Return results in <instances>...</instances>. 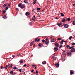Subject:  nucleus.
<instances>
[{
    "label": "nucleus",
    "instance_id": "f257e3e1",
    "mask_svg": "<svg viewBox=\"0 0 75 75\" xmlns=\"http://www.w3.org/2000/svg\"><path fill=\"white\" fill-rule=\"evenodd\" d=\"M48 40V39L46 38L45 39L46 41H45V44H47V45H48V44L49 43V41Z\"/></svg>",
    "mask_w": 75,
    "mask_h": 75
},
{
    "label": "nucleus",
    "instance_id": "f03ea898",
    "mask_svg": "<svg viewBox=\"0 0 75 75\" xmlns=\"http://www.w3.org/2000/svg\"><path fill=\"white\" fill-rule=\"evenodd\" d=\"M55 65L56 67H59V63H57L55 64Z\"/></svg>",
    "mask_w": 75,
    "mask_h": 75
},
{
    "label": "nucleus",
    "instance_id": "7ed1b4c3",
    "mask_svg": "<svg viewBox=\"0 0 75 75\" xmlns=\"http://www.w3.org/2000/svg\"><path fill=\"white\" fill-rule=\"evenodd\" d=\"M70 51H71V52H75V49L74 48H73L71 49V50Z\"/></svg>",
    "mask_w": 75,
    "mask_h": 75
},
{
    "label": "nucleus",
    "instance_id": "20e7f679",
    "mask_svg": "<svg viewBox=\"0 0 75 75\" xmlns=\"http://www.w3.org/2000/svg\"><path fill=\"white\" fill-rule=\"evenodd\" d=\"M24 7H25V6H24V5H22L21 6V7H20V8H21V9H24Z\"/></svg>",
    "mask_w": 75,
    "mask_h": 75
},
{
    "label": "nucleus",
    "instance_id": "39448f33",
    "mask_svg": "<svg viewBox=\"0 0 75 75\" xmlns=\"http://www.w3.org/2000/svg\"><path fill=\"white\" fill-rule=\"evenodd\" d=\"M54 51H57V50H58V47H54Z\"/></svg>",
    "mask_w": 75,
    "mask_h": 75
},
{
    "label": "nucleus",
    "instance_id": "423d86ee",
    "mask_svg": "<svg viewBox=\"0 0 75 75\" xmlns=\"http://www.w3.org/2000/svg\"><path fill=\"white\" fill-rule=\"evenodd\" d=\"M64 27L65 28H68V25L67 24H66L64 25Z\"/></svg>",
    "mask_w": 75,
    "mask_h": 75
},
{
    "label": "nucleus",
    "instance_id": "0eeeda50",
    "mask_svg": "<svg viewBox=\"0 0 75 75\" xmlns=\"http://www.w3.org/2000/svg\"><path fill=\"white\" fill-rule=\"evenodd\" d=\"M38 45L39 47H42V45L41 43H39Z\"/></svg>",
    "mask_w": 75,
    "mask_h": 75
},
{
    "label": "nucleus",
    "instance_id": "6e6552de",
    "mask_svg": "<svg viewBox=\"0 0 75 75\" xmlns=\"http://www.w3.org/2000/svg\"><path fill=\"white\" fill-rule=\"evenodd\" d=\"M19 62H20V64H23V63H24V62H23V61L22 60H21L19 61Z\"/></svg>",
    "mask_w": 75,
    "mask_h": 75
},
{
    "label": "nucleus",
    "instance_id": "1a4fd4ad",
    "mask_svg": "<svg viewBox=\"0 0 75 75\" xmlns=\"http://www.w3.org/2000/svg\"><path fill=\"white\" fill-rule=\"evenodd\" d=\"M8 66L10 68H13V67H12V66H13V65L11 64H9Z\"/></svg>",
    "mask_w": 75,
    "mask_h": 75
},
{
    "label": "nucleus",
    "instance_id": "9d476101",
    "mask_svg": "<svg viewBox=\"0 0 75 75\" xmlns=\"http://www.w3.org/2000/svg\"><path fill=\"white\" fill-rule=\"evenodd\" d=\"M72 54V52H69L67 53V55H70V54Z\"/></svg>",
    "mask_w": 75,
    "mask_h": 75
},
{
    "label": "nucleus",
    "instance_id": "9b49d317",
    "mask_svg": "<svg viewBox=\"0 0 75 75\" xmlns=\"http://www.w3.org/2000/svg\"><path fill=\"white\" fill-rule=\"evenodd\" d=\"M26 16H29L30 15V13H29V12H27L26 13Z\"/></svg>",
    "mask_w": 75,
    "mask_h": 75
},
{
    "label": "nucleus",
    "instance_id": "f8f14e48",
    "mask_svg": "<svg viewBox=\"0 0 75 75\" xmlns=\"http://www.w3.org/2000/svg\"><path fill=\"white\" fill-rule=\"evenodd\" d=\"M22 6V3H20L18 5V7H20L21 6Z\"/></svg>",
    "mask_w": 75,
    "mask_h": 75
},
{
    "label": "nucleus",
    "instance_id": "ddd939ff",
    "mask_svg": "<svg viewBox=\"0 0 75 75\" xmlns=\"http://www.w3.org/2000/svg\"><path fill=\"white\" fill-rule=\"evenodd\" d=\"M63 42H64V40H62L61 41L60 43V44H63Z\"/></svg>",
    "mask_w": 75,
    "mask_h": 75
},
{
    "label": "nucleus",
    "instance_id": "4468645a",
    "mask_svg": "<svg viewBox=\"0 0 75 75\" xmlns=\"http://www.w3.org/2000/svg\"><path fill=\"white\" fill-rule=\"evenodd\" d=\"M57 25L59 26V27H60V25H61V23H58L57 24Z\"/></svg>",
    "mask_w": 75,
    "mask_h": 75
},
{
    "label": "nucleus",
    "instance_id": "2eb2a0df",
    "mask_svg": "<svg viewBox=\"0 0 75 75\" xmlns=\"http://www.w3.org/2000/svg\"><path fill=\"white\" fill-rule=\"evenodd\" d=\"M7 4H4L3 5V7L4 8L5 7H6V6H7Z\"/></svg>",
    "mask_w": 75,
    "mask_h": 75
},
{
    "label": "nucleus",
    "instance_id": "dca6fc26",
    "mask_svg": "<svg viewBox=\"0 0 75 75\" xmlns=\"http://www.w3.org/2000/svg\"><path fill=\"white\" fill-rule=\"evenodd\" d=\"M55 45L56 47H59V44L58 43H56L55 44Z\"/></svg>",
    "mask_w": 75,
    "mask_h": 75
},
{
    "label": "nucleus",
    "instance_id": "f3484780",
    "mask_svg": "<svg viewBox=\"0 0 75 75\" xmlns=\"http://www.w3.org/2000/svg\"><path fill=\"white\" fill-rule=\"evenodd\" d=\"M6 17H7V16H6V15H4V16H3V18L4 19H6Z\"/></svg>",
    "mask_w": 75,
    "mask_h": 75
},
{
    "label": "nucleus",
    "instance_id": "a211bd4d",
    "mask_svg": "<svg viewBox=\"0 0 75 75\" xmlns=\"http://www.w3.org/2000/svg\"><path fill=\"white\" fill-rule=\"evenodd\" d=\"M33 41L30 43V46H32V45H33Z\"/></svg>",
    "mask_w": 75,
    "mask_h": 75
},
{
    "label": "nucleus",
    "instance_id": "6ab92c4d",
    "mask_svg": "<svg viewBox=\"0 0 75 75\" xmlns=\"http://www.w3.org/2000/svg\"><path fill=\"white\" fill-rule=\"evenodd\" d=\"M55 41V40L54 39H52L51 40V42H53Z\"/></svg>",
    "mask_w": 75,
    "mask_h": 75
},
{
    "label": "nucleus",
    "instance_id": "aec40b11",
    "mask_svg": "<svg viewBox=\"0 0 75 75\" xmlns=\"http://www.w3.org/2000/svg\"><path fill=\"white\" fill-rule=\"evenodd\" d=\"M10 74H11V75H13V71H10Z\"/></svg>",
    "mask_w": 75,
    "mask_h": 75
},
{
    "label": "nucleus",
    "instance_id": "412c9836",
    "mask_svg": "<svg viewBox=\"0 0 75 75\" xmlns=\"http://www.w3.org/2000/svg\"><path fill=\"white\" fill-rule=\"evenodd\" d=\"M52 58H53V59H54V60H56V58L54 57V56H53L52 57Z\"/></svg>",
    "mask_w": 75,
    "mask_h": 75
},
{
    "label": "nucleus",
    "instance_id": "4be33fe9",
    "mask_svg": "<svg viewBox=\"0 0 75 75\" xmlns=\"http://www.w3.org/2000/svg\"><path fill=\"white\" fill-rule=\"evenodd\" d=\"M74 46L70 47H69V50H71V49H72V48H74Z\"/></svg>",
    "mask_w": 75,
    "mask_h": 75
},
{
    "label": "nucleus",
    "instance_id": "5701e85b",
    "mask_svg": "<svg viewBox=\"0 0 75 75\" xmlns=\"http://www.w3.org/2000/svg\"><path fill=\"white\" fill-rule=\"evenodd\" d=\"M70 47V45H67L66 46V47L67 48H69Z\"/></svg>",
    "mask_w": 75,
    "mask_h": 75
},
{
    "label": "nucleus",
    "instance_id": "b1692460",
    "mask_svg": "<svg viewBox=\"0 0 75 75\" xmlns=\"http://www.w3.org/2000/svg\"><path fill=\"white\" fill-rule=\"evenodd\" d=\"M42 42L44 43V42H45V40H42Z\"/></svg>",
    "mask_w": 75,
    "mask_h": 75
},
{
    "label": "nucleus",
    "instance_id": "393cba45",
    "mask_svg": "<svg viewBox=\"0 0 75 75\" xmlns=\"http://www.w3.org/2000/svg\"><path fill=\"white\" fill-rule=\"evenodd\" d=\"M60 14H61V16L62 17H63L64 16V14L62 13H60Z\"/></svg>",
    "mask_w": 75,
    "mask_h": 75
},
{
    "label": "nucleus",
    "instance_id": "a878e982",
    "mask_svg": "<svg viewBox=\"0 0 75 75\" xmlns=\"http://www.w3.org/2000/svg\"><path fill=\"white\" fill-rule=\"evenodd\" d=\"M46 61H45V63H44V62H42V64L43 65H44V64L45 65V64H46Z\"/></svg>",
    "mask_w": 75,
    "mask_h": 75
},
{
    "label": "nucleus",
    "instance_id": "bb28decb",
    "mask_svg": "<svg viewBox=\"0 0 75 75\" xmlns=\"http://www.w3.org/2000/svg\"><path fill=\"white\" fill-rule=\"evenodd\" d=\"M70 74L71 75H72V74H73V73H74V72H73V71H70Z\"/></svg>",
    "mask_w": 75,
    "mask_h": 75
},
{
    "label": "nucleus",
    "instance_id": "cd10ccee",
    "mask_svg": "<svg viewBox=\"0 0 75 75\" xmlns=\"http://www.w3.org/2000/svg\"><path fill=\"white\" fill-rule=\"evenodd\" d=\"M73 24L74 25H75V21H74L73 22Z\"/></svg>",
    "mask_w": 75,
    "mask_h": 75
},
{
    "label": "nucleus",
    "instance_id": "c85d7f7f",
    "mask_svg": "<svg viewBox=\"0 0 75 75\" xmlns=\"http://www.w3.org/2000/svg\"><path fill=\"white\" fill-rule=\"evenodd\" d=\"M62 47H63V46L62 45H61L60 47H59V49H61V48H62Z\"/></svg>",
    "mask_w": 75,
    "mask_h": 75
},
{
    "label": "nucleus",
    "instance_id": "c756f323",
    "mask_svg": "<svg viewBox=\"0 0 75 75\" xmlns=\"http://www.w3.org/2000/svg\"><path fill=\"white\" fill-rule=\"evenodd\" d=\"M7 68H8V65H7L6 66V67H5V69L6 70H7Z\"/></svg>",
    "mask_w": 75,
    "mask_h": 75
},
{
    "label": "nucleus",
    "instance_id": "7c9ffc66",
    "mask_svg": "<svg viewBox=\"0 0 75 75\" xmlns=\"http://www.w3.org/2000/svg\"><path fill=\"white\" fill-rule=\"evenodd\" d=\"M37 3V1L35 0L33 2V4H35Z\"/></svg>",
    "mask_w": 75,
    "mask_h": 75
},
{
    "label": "nucleus",
    "instance_id": "2f4dec72",
    "mask_svg": "<svg viewBox=\"0 0 75 75\" xmlns=\"http://www.w3.org/2000/svg\"><path fill=\"white\" fill-rule=\"evenodd\" d=\"M65 21V19H63L62 20V22H63V23H64Z\"/></svg>",
    "mask_w": 75,
    "mask_h": 75
},
{
    "label": "nucleus",
    "instance_id": "473e14b6",
    "mask_svg": "<svg viewBox=\"0 0 75 75\" xmlns=\"http://www.w3.org/2000/svg\"><path fill=\"white\" fill-rule=\"evenodd\" d=\"M24 3H27V1L26 0H24Z\"/></svg>",
    "mask_w": 75,
    "mask_h": 75
},
{
    "label": "nucleus",
    "instance_id": "72a5a7b5",
    "mask_svg": "<svg viewBox=\"0 0 75 75\" xmlns=\"http://www.w3.org/2000/svg\"><path fill=\"white\" fill-rule=\"evenodd\" d=\"M8 9V6L6 7V10H7Z\"/></svg>",
    "mask_w": 75,
    "mask_h": 75
},
{
    "label": "nucleus",
    "instance_id": "f704fd0d",
    "mask_svg": "<svg viewBox=\"0 0 75 75\" xmlns=\"http://www.w3.org/2000/svg\"><path fill=\"white\" fill-rule=\"evenodd\" d=\"M6 13V11L5 10L3 11V14H4V13Z\"/></svg>",
    "mask_w": 75,
    "mask_h": 75
},
{
    "label": "nucleus",
    "instance_id": "c9c22d12",
    "mask_svg": "<svg viewBox=\"0 0 75 75\" xmlns=\"http://www.w3.org/2000/svg\"><path fill=\"white\" fill-rule=\"evenodd\" d=\"M13 69H17V67L16 66H15L13 67Z\"/></svg>",
    "mask_w": 75,
    "mask_h": 75
},
{
    "label": "nucleus",
    "instance_id": "e433bc0d",
    "mask_svg": "<svg viewBox=\"0 0 75 75\" xmlns=\"http://www.w3.org/2000/svg\"><path fill=\"white\" fill-rule=\"evenodd\" d=\"M72 36H71L69 38V40H71L72 39Z\"/></svg>",
    "mask_w": 75,
    "mask_h": 75
},
{
    "label": "nucleus",
    "instance_id": "4c0bfd02",
    "mask_svg": "<svg viewBox=\"0 0 75 75\" xmlns=\"http://www.w3.org/2000/svg\"><path fill=\"white\" fill-rule=\"evenodd\" d=\"M72 45H75V43H74V42H73L71 43Z\"/></svg>",
    "mask_w": 75,
    "mask_h": 75
},
{
    "label": "nucleus",
    "instance_id": "58836bf2",
    "mask_svg": "<svg viewBox=\"0 0 75 75\" xmlns=\"http://www.w3.org/2000/svg\"><path fill=\"white\" fill-rule=\"evenodd\" d=\"M58 40H62V39H61V38H58L57 39Z\"/></svg>",
    "mask_w": 75,
    "mask_h": 75
},
{
    "label": "nucleus",
    "instance_id": "ea45409f",
    "mask_svg": "<svg viewBox=\"0 0 75 75\" xmlns=\"http://www.w3.org/2000/svg\"><path fill=\"white\" fill-rule=\"evenodd\" d=\"M40 9H41V8H37V10H40Z\"/></svg>",
    "mask_w": 75,
    "mask_h": 75
},
{
    "label": "nucleus",
    "instance_id": "a19ab883",
    "mask_svg": "<svg viewBox=\"0 0 75 75\" xmlns=\"http://www.w3.org/2000/svg\"><path fill=\"white\" fill-rule=\"evenodd\" d=\"M29 24H30V25H32V24H33V23H32L31 22H30Z\"/></svg>",
    "mask_w": 75,
    "mask_h": 75
},
{
    "label": "nucleus",
    "instance_id": "79ce46f5",
    "mask_svg": "<svg viewBox=\"0 0 75 75\" xmlns=\"http://www.w3.org/2000/svg\"><path fill=\"white\" fill-rule=\"evenodd\" d=\"M36 74H38V71L37 70H36Z\"/></svg>",
    "mask_w": 75,
    "mask_h": 75
},
{
    "label": "nucleus",
    "instance_id": "37998d69",
    "mask_svg": "<svg viewBox=\"0 0 75 75\" xmlns=\"http://www.w3.org/2000/svg\"><path fill=\"white\" fill-rule=\"evenodd\" d=\"M34 67L35 68V69H36L37 68V65H35Z\"/></svg>",
    "mask_w": 75,
    "mask_h": 75
},
{
    "label": "nucleus",
    "instance_id": "c03bdc74",
    "mask_svg": "<svg viewBox=\"0 0 75 75\" xmlns=\"http://www.w3.org/2000/svg\"><path fill=\"white\" fill-rule=\"evenodd\" d=\"M21 70H22V69H20L19 70V72H21Z\"/></svg>",
    "mask_w": 75,
    "mask_h": 75
},
{
    "label": "nucleus",
    "instance_id": "a18cd8bd",
    "mask_svg": "<svg viewBox=\"0 0 75 75\" xmlns=\"http://www.w3.org/2000/svg\"><path fill=\"white\" fill-rule=\"evenodd\" d=\"M33 17L34 18H35V19H36V18H35V16H33Z\"/></svg>",
    "mask_w": 75,
    "mask_h": 75
},
{
    "label": "nucleus",
    "instance_id": "49530a36",
    "mask_svg": "<svg viewBox=\"0 0 75 75\" xmlns=\"http://www.w3.org/2000/svg\"><path fill=\"white\" fill-rule=\"evenodd\" d=\"M65 52H66V51L65 50L63 52V54H65Z\"/></svg>",
    "mask_w": 75,
    "mask_h": 75
},
{
    "label": "nucleus",
    "instance_id": "de8ad7c7",
    "mask_svg": "<svg viewBox=\"0 0 75 75\" xmlns=\"http://www.w3.org/2000/svg\"><path fill=\"white\" fill-rule=\"evenodd\" d=\"M38 40V39L37 38L35 39V42H36Z\"/></svg>",
    "mask_w": 75,
    "mask_h": 75
},
{
    "label": "nucleus",
    "instance_id": "09e8293b",
    "mask_svg": "<svg viewBox=\"0 0 75 75\" xmlns=\"http://www.w3.org/2000/svg\"><path fill=\"white\" fill-rule=\"evenodd\" d=\"M3 66H1V69H3Z\"/></svg>",
    "mask_w": 75,
    "mask_h": 75
},
{
    "label": "nucleus",
    "instance_id": "8fccbe9b",
    "mask_svg": "<svg viewBox=\"0 0 75 75\" xmlns=\"http://www.w3.org/2000/svg\"><path fill=\"white\" fill-rule=\"evenodd\" d=\"M12 57H13V58H15V57H16V56H14V55H12Z\"/></svg>",
    "mask_w": 75,
    "mask_h": 75
},
{
    "label": "nucleus",
    "instance_id": "3c124183",
    "mask_svg": "<svg viewBox=\"0 0 75 75\" xmlns=\"http://www.w3.org/2000/svg\"><path fill=\"white\" fill-rule=\"evenodd\" d=\"M67 20H68V21H70V18H67Z\"/></svg>",
    "mask_w": 75,
    "mask_h": 75
},
{
    "label": "nucleus",
    "instance_id": "603ef678",
    "mask_svg": "<svg viewBox=\"0 0 75 75\" xmlns=\"http://www.w3.org/2000/svg\"><path fill=\"white\" fill-rule=\"evenodd\" d=\"M63 42H66V43H67V42L66 41H64V40H63Z\"/></svg>",
    "mask_w": 75,
    "mask_h": 75
},
{
    "label": "nucleus",
    "instance_id": "864d4df0",
    "mask_svg": "<svg viewBox=\"0 0 75 75\" xmlns=\"http://www.w3.org/2000/svg\"><path fill=\"white\" fill-rule=\"evenodd\" d=\"M35 44H34L33 45V47H34V48H35Z\"/></svg>",
    "mask_w": 75,
    "mask_h": 75
},
{
    "label": "nucleus",
    "instance_id": "5fc2aeb1",
    "mask_svg": "<svg viewBox=\"0 0 75 75\" xmlns=\"http://www.w3.org/2000/svg\"><path fill=\"white\" fill-rule=\"evenodd\" d=\"M26 66H27V65H26V64H25L23 65L24 67H26Z\"/></svg>",
    "mask_w": 75,
    "mask_h": 75
},
{
    "label": "nucleus",
    "instance_id": "6e6d98bb",
    "mask_svg": "<svg viewBox=\"0 0 75 75\" xmlns=\"http://www.w3.org/2000/svg\"><path fill=\"white\" fill-rule=\"evenodd\" d=\"M8 6L9 7V8H10V4H9L8 5Z\"/></svg>",
    "mask_w": 75,
    "mask_h": 75
},
{
    "label": "nucleus",
    "instance_id": "4d7b16f0",
    "mask_svg": "<svg viewBox=\"0 0 75 75\" xmlns=\"http://www.w3.org/2000/svg\"><path fill=\"white\" fill-rule=\"evenodd\" d=\"M34 10H35V9H33L32 10L33 11H34Z\"/></svg>",
    "mask_w": 75,
    "mask_h": 75
},
{
    "label": "nucleus",
    "instance_id": "13d9d810",
    "mask_svg": "<svg viewBox=\"0 0 75 75\" xmlns=\"http://www.w3.org/2000/svg\"><path fill=\"white\" fill-rule=\"evenodd\" d=\"M38 42H39L40 41V39H38Z\"/></svg>",
    "mask_w": 75,
    "mask_h": 75
},
{
    "label": "nucleus",
    "instance_id": "bf43d9fd",
    "mask_svg": "<svg viewBox=\"0 0 75 75\" xmlns=\"http://www.w3.org/2000/svg\"><path fill=\"white\" fill-rule=\"evenodd\" d=\"M16 73H13V75H16Z\"/></svg>",
    "mask_w": 75,
    "mask_h": 75
},
{
    "label": "nucleus",
    "instance_id": "052dcab7",
    "mask_svg": "<svg viewBox=\"0 0 75 75\" xmlns=\"http://www.w3.org/2000/svg\"><path fill=\"white\" fill-rule=\"evenodd\" d=\"M34 71V70H32L31 71V72H33V71Z\"/></svg>",
    "mask_w": 75,
    "mask_h": 75
},
{
    "label": "nucleus",
    "instance_id": "680f3d73",
    "mask_svg": "<svg viewBox=\"0 0 75 75\" xmlns=\"http://www.w3.org/2000/svg\"><path fill=\"white\" fill-rule=\"evenodd\" d=\"M32 20L34 21L35 20V19H34V18H32Z\"/></svg>",
    "mask_w": 75,
    "mask_h": 75
},
{
    "label": "nucleus",
    "instance_id": "e2e57ef3",
    "mask_svg": "<svg viewBox=\"0 0 75 75\" xmlns=\"http://www.w3.org/2000/svg\"><path fill=\"white\" fill-rule=\"evenodd\" d=\"M56 20H58V18L56 17Z\"/></svg>",
    "mask_w": 75,
    "mask_h": 75
},
{
    "label": "nucleus",
    "instance_id": "0e129e2a",
    "mask_svg": "<svg viewBox=\"0 0 75 75\" xmlns=\"http://www.w3.org/2000/svg\"><path fill=\"white\" fill-rule=\"evenodd\" d=\"M32 65V66H33L34 67L35 66L34 65Z\"/></svg>",
    "mask_w": 75,
    "mask_h": 75
},
{
    "label": "nucleus",
    "instance_id": "69168bd1",
    "mask_svg": "<svg viewBox=\"0 0 75 75\" xmlns=\"http://www.w3.org/2000/svg\"><path fill=\"white\" fill-rule=\"evenodd\" d=\"M5 2V1H4L3 2V3Z\"/></svg>",
    "mask_w": 75,
    "mask_h": 75
},
{
    "label": "nucleus",
    "instance_id": "338daca9",
    "mask_svg": "<svg viewBox=\"0 0 75 75\" xmlns=\"http://www.w3.org/2000/svg\"><path fill=\"white\" fill-rule=\"evenodd\" d=\"M18 8H16V10H18Z\"/></svg>",
    "mask_w": 75,
    "mask_h": 75
},
{
    "label": "nucleus",
    "instance_id": "774afa93",
    "mask_svg": "<svg viewBox=\"0 0 75 75\" xmlns=\"http://www.w3.org/2000/svg\"><path fill=\"white\" fill-rule=\"evenodd\" d=\"M73 6H75V4H73Z\"/></svg>",
    "mask_w": 75,
    "mask_h": 75
}]
</instances>
